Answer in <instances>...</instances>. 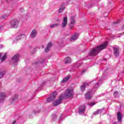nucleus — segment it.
Instances as JSON below:
<instances>
[{
  "label": "nucleus",
  "instance_id": "a878e982",
  "mask_svg": "<svg viewBox=\"0 0 124 124\" xmlns=\"http://www.w3.org/2000/svg\"><path fill=\"white\" fill-rule=\"evenodd\" d=\"M4 74H5V72H0V78H2V77H3Z\"/></svg>",
  "mask_w": 124,
  "mask_h": 124
},
{
  "label": "nucleus",
  "instance_id": "b1692460",
  "mask_svg": "<svg viewBox=\"0 0 124 124\" xmlns=\"http://www.w3.org/2000/svg\"><path fill=\"white\" fill-rule=\"evenodd\" d=\"M6 59V53H5L1 59V62H3V61H5Z\"/></svg>",
  "mask_w": 124,
  "mask_h": 124
},
{
  "label": "nucleus",
  "instance_id": "4be33fe9",
  "mask_svg": "<svg viewBox=\"0 0 124 124\" xmlns=\"http://www.w3.org/2000/svg\"><path fill=\"white\" fill-rule=\"evenodd\" d=\"M70 79V76H68L67 77L64 78L62 81V83H65V82H66L67 81H68Z\"/></svg>",
  "mask_w": 124,
  "mask_h": 124
},
{
  "label": "nucleus",
  "instance_id": "0eeeda50",
  "mask_svg": "<svg viewBox=\"0 0 124 124\" xmlns=\"http://www.w3.org/2000/svg\"><path fill=\"white\" fill-rule=\"evenodd\" d=\"M7 95L4 92H0V102H3Z\"/></svg>",
  "mask_w": 124,
  "mask_h": 124
},
{
  "label": "nucleus",
  "instance_id": "7c9ffc66",
  "mask_svg": "<svg viewBox=\"0 0 124 124\" xmlns=\"http://www.w3.org/2000/svg\"><path fill=\"white\" fill-rule=\"evenodd\" d=\"M54 118H56V115H53L52 118L54 119Z\"/></svg>",
  "mask_w": 124,
  "mask_h": 124
},
{
  "label": "nucleus",
  "instance_id": "72a5a7b5",
  "mask_svg": "<svg viewBox=\"0 0 124 124\" xmlns=\"http://www.w3.org/2000/svg\"><path fill=\"white\" fill-rule=\"evenodd\" d=\"M85 71H86V70H83L82 71V73H84V72H85Z\"/></svg>",
  "mask_w": 124,
  "mask_h": 124
},
{
  "label": "nucleus",
  "instance_id": "f8f14e48",
  "mask_svg": "<svg viewBox=\"0 0 124 124\" xmlns=\"http://www.w3.org/2000/svg\"><path fill=\"white\" fill-rule=\"evenodd\" d=\"M103 111H104V108H103L101 109H97L93 112V116H94V115H98V114H101Z\"/></svg>",
  "mask_w": 124,
  "mask_h": 124
},
{
  "label": "nucleus",
  "instance_id": "473e14b6",
  "mask_svg": "<svg viewBox=\"0 0 124 124\" xmlns=\"http://www.w3.org/2000/svg\"><path fill=\"white\" fill-rule=\"evenodd\" d=\"M16 123V121H13V124H15Z\"/></svg>",
  "mask_w": 124,
  "mask_h": 124
},
{
  "label": "nucleus",
  "instance_id": "20e7f679",
  "mask_svg": "<svg viewBox=\"0 0 124 124\" xmlns=\"http://www.w3.org/2000/svg\"><path fill=\"white\" fill-rule=\"evenodd\" d=\"M73 89L71 88H68L66 90V92L64 94V96L66 97H71L73 96Z\"/></svg>",
  "mask_w": 124,
  "mask_h": 124
},
{
  "label": "nucleus",
  "instance_id": "5701e85b",
  "mask_svg": "<svg viewBox=\"0 0 124 124\" xmlns=\"http://www.w3.org/2000/svg\"><path fill=\"white\" fill-rule=\"evenodd\" d=\"M59 26V24L58 23H55L53 24H52L50 26V28H56V27H58Z\"/></svg>",
  "mask_w": 124,
  "mask_h": 124
},
{
  "label": "nucleus",
  "instance_id": "7ed1b4c3",
  "mask_svg": "<svg viewBox=\"0 0 124 124\" xmlns=\"http://www.w3.org/2000/svg\"><path fill=\"white\" fill-rule=\"evenodd\" d=\"M19 57H20L19 54H16L12 58L11 62L15 66L17 65V63L19 61Z\"/></svg>",
  "mask_w": 124,
  "mask_h": 124
},
{
  "label": "nucleus",
  "instance_id": "6e6552de",
  "mask_svg": "<svg viewBox=\"0 0 124 124\" xmlns=\"http://www.w3.org/2000/svg\"><path fill=\"white\" fill-rule=\"evenodd\" d=\"M66 25H67V16H65L63 17L61 26L62 28H65Z\"/></svg>",
  "mask_w": 124,
  "mask_h": 124
},
{
  "label": "nucleus",
  "instance_id": "39448f33",
  "mask_svg": "<svg viewBox=\"0 0 124 124\" xmlns=\"http://www.w3.org/2000/svg\"><path fill=\"white\" fill-rule=\"evenodd\" d=\"M19 21L17 19H14L10 22V27L11 28H18Z\"/></svg>",
  "mask_w": 124,
  "mask_h": 124
},
{
  "label": "nucleus",
  "instance_id": "e433bc0d",
  "mask_svg": "<svg viewBox=\"0 0 124 124\" xmlns=\"http://www.w3.org/2000/svg\"><path fill=\"white\" fill-rule=\"evenodd\" d=\"M42 48H44V46H42Z\"/></svg>",
  "mask_w": 124,
  "mask_h": 124
},
{
  "label": "nucleus",
  "instance_id": "423d86ee",
  "mask_svg": "<svg viewBox=\"0 0 124 124\" xmlns=\"http://www.w3.org/2000/svg\"><path fill=\"white\" fill-rule=\"evenodd\" d=\"M58 93L56 92H54L52 94H51V96L46 99L47 102H51V101H53L55 98H56V95H57Z\"/></svg>",
  "mask_w": 124,
  "mask_h": 124
},
{
  "label": "nucleus",
  "instance_id": "412c9836",
  "mask_svg": "<svg viewBox=\"0 0 124 124\" xmlns=\"http://www.w3.org/2000/svg\"><path fill=\"white\" fill-rule=\"evenodd\" d=\"M74 16L71 17V27H73L74 24H75V20H74Z\"/></svg>",
  "mask_w": 124,
  "mask_h": 124
},
{
  "label": "nucleus",
  "instance_id": "9b49d317",
  "mask_svg": "<svg viewBox=\"0 0 124 124\" xmlns=\"http://www.w3.org/2000/svg\"><path fill=\"white\" fill-rule=\"evenodd\" d=\"M113 50H114L113 54L115 56V57H119V55L120 54L119 48L114 47Z\"/></svg>",
  "mask_w": 124,
  "mask_h": 124
},
{
  "label": "nucleus",
  "instance_id": "2eb2a0df",
  "mask_svg": "<svg viewBox=\"0 0 124 124\" xmlns=\"http://www.w3.org/2000/svg\"><path fill=\"white\" fill-rule=\"evenodd\" d=\"M51 47H52V43H49L47 44L46 47L45 48V52H46V53H47V52H49V51H50Z\"/></svg>",
  "mask_w": 124,
  "mask_h": 124
},
{
  "label": "nucleus",
  "instance_id": "c756f323",
  "mask_svg": "<svg viewBox=\"0 0 124 124\" xmlns=\"http://www.w3.org/2000/svg\"><path fill=\"white\" fill-rule=\"evenodd\" d=\"M119 23H120V22H119V21H116V22H113V24H119Z\"/></svg>",
  "mask_w": 124,
  "mask_h": 124
},
{
  "label": "nucleus",
  "instance_id": "f3484780",
  "mask_svg": "<svg viewBox=\"0 0 124 124\" xmlns=\"http://www.w3.org/2000/svg\"><path fill=\"white\" fill-rule=\"evenodd\" d=\"M36 34H37L36 30H34L31 31L30 34L31 37L32 38H33V37H35L36 36Z\"/></svg>",
  "mask_w": 124,
  "mask_h": 124
},
{
  "label": "nucleus",
  "instance_id": "9d476101",
  "mask_svg": "<svg viewBox=\"0 0 124 124\" xmlns=\"http://www.w3.org/2000/svg\"><path fill=\"white\" fill-rule=\"evenodd\" d=\"M62 97H59V99L53 102V106H58L62 103Z\"/></svg>",
  "mask_w": 124,
  "mask_h": 124
},
{
  "label": "nucleus",
  "instance_id": "c9c22d12",
  "mask_svg": "<svg viewBox=\"0 0 124 124\" xmlns=\"http://www.w3.org/2000/svg\"><path fill=\"white\" fill-rule=\"evenodd\" d=\"M1 29H2V26H0V31L1 30Z\"/></svg>",
  "mask_w": 124,
  "mask_h": 124
},
{
  "label": "nucleus",
  "instance_id": "f257e3e1",
  "mask_svg": "<svg viewBox=\"0 0 124 124\" xmlns=\"http://www.w3.org/2000/svg\"><path fill=\"white\" fill-rule=\"evenodd\" d=\"M108 45V42H106L100 45L99 46H98L96 48H93L89 53V56H96L101 51L106 49Z\"/></svg>",
  "mask_w": 124,
  "mask_h": 124
},
{
  "label": "nucleus",
  "instance_id": "ddd939ff",
  "mask_svg": "<svg viewBox=\"0 0 124 124\" xmlns=\"http://www.w3.org/2000/svg\"><path fill=\"white\" fill-rule=\"evenodd\" d=\"M79 36V34L75 33L72 36V38L70 39V41H74V40H76L78 38Z\"/></svg>",
  "mask_w": 124,
  "mask_h": 124
},
{
  "label": "nucleus",
  "instance_id": "bb28decb",
  "mask_svg": "<svg viewBox=\"0 0 124 124\" xmlns=\"http://www.w3.org/2000/svg\"><path fill=\"white\" fill-rule=\"evenodd\" d=\"M18 97V95L15 94L14 97L12 99L13 101L15 100Z\"/></svg>",
  "mask_w": 124,
  "mask_h": 124
},
{
  "label": "nucleus",
  "instance_id": "1a4fd4ad",
  "mask_svg": "<svg viewBox=\"0 0 124 124\" xmlns=\"http://www.w3.org/2000/svg\"><path fill=\"white\" fill-rule=\"evenodd\" d=\"M85 109H86V106L85 105L81 106L79 107L78 112L80 115H82L85 113Z\"/></svg>",
  "mask_w": 124,
  "mask_h": 124
},
{
  "label": "nucleus",
  "instance_id": "2f4dec72",
  "mask_svg": "<svg viewBox=\"0 0 124 124\" xmlns=\"http://www.w3.org/2000/svg\"><path fill=\"white\" fill-rule=\"evenodd\" d=\"M113 124H118V122H115L113 123Z\"/></svg>",
  "mask_w": 124,
  "mask_h": 124
},
{
  "label": "nucleus",
  "instance_id": "393cba45",
  "mask_svg": "<svg viewBox=\"0 0 124 124\" xmlns=\"http://www.w3.org/2000/svg\"><path fill=\"white\" fill-rule=\"evenodd\" d=\"M88 105H89V106L93 107V106L94 105H95V103L92 102L89 103Z\"/></svg>",
  "mask_w": 124,
  "mask_h": 124
},
{
  "label": "nucleus",
  "instance_id": "c85d7f7f",
  "mask_svg": "<svg viewBox=\"0 0 124 124\" xmlns=\"http://www.w3.org/2000/svg\"><path fill=\"white\" fill-rule=\"evenodd\" d=\"M6 17V16H1L0 17V19H5Z\"/></svg>",
  "mask_w": 124,
  "mask_h": 124
},
{
  "label": "nucleus",
  "instance_id": "a211bd4d",
  "mask_svg": "<svg viewBox=\"0 0 124 124\" xmlns=\"http://www.w3.org/2000/svg\"><path fill=\"white\" fill-rule=\"evenodd\" d=\"M90 84H91L90 83H84L80 87L81 90L83 92L84 91H85V89H86V87H87V86H89L90 85Z\"/></svg>",
  "mask_w": 124,
  "mask_h": 124
},
{
  "label": "nucleus",
  "instance_id": "aec40b11",
  "mask_svg": "<svg viewBox=\"0 0 124 124\" xmlns=\"http://www.w3.org/2000/svg\"><path fill=\"white\" fill-rule=\"evenodd\" d=\"M64 62L66 63H70L71 62V58L69 57H67L65 58Z\"/></svg>",
  "mask_w": 124,
  "mask_h": 124
},
{
  "label": "nucleus",
  "instance_id": "f03ea898",
  "mask_svg": "<svg viewBox=\"0 0 124 124\" xmlns=\"http://www.w3.org/2000/svg\"><path fill=\"white\" fill-rule=\"evenodd\" d=\"M101 80L100 79L98 83H96L94 87H93L92 90H89L87 92V93L85 94V97L87 99H91L92 98V96H93V94L96 90H97V88L99 87L98 84L100 83Z\"/></svg>",
  "mask_w": 124,
  "mask_h": 124
},
{
  "label": "nucleus",
  "instance_id": "4468645a",
  "mask_svg": "<svg viewBox=\"0 0 124 124\" xmlns=\"http://www.w3.org/2000/svg\"><path fill=\"white\" fill-rule=\"evenodd\" d=\"M123 119V116H122V113L121 112H118L117 114V120L118 122L120 124L122 123V120Z\"/></svg>",
  "mask_w": 124,
  "mask_h": 124
},
{
  "label": "nucleus",
  "instance_id": "f704fd0d",
  "mask_svg": "<svg viewBox=\"0 0 124 124\" xmlns=\"http://www.w3.org/2000/svg\"><path fill=\"white\" fill-rule=\"evenodd\" d=\"M122 30H124V25L122 26Z\"/></svg>",
  "mask_w": 124,
  "mask_h": 124
},
{
  "label": "nucleus",
  "instance_id": "dca6fc26",
  "mask_svg": "<svg viewBox=\"0 0 124 124\" xmlns=\"http://www.w3.org/2000/svg\"><path fill=\"white\" fill-rule=\"evenodd\" d=\"M22 37H26V35L25 34H21L18 35L17 37L16 38L15 41H14V42L15 43L16 41H17V40H20Z\"/></svg>",
  "mask_w": 124,
  "mask_h": 124
},
{
  "label": "nucleus",
  "instance_id": "6ab92c4d",
  "mask_svg": "<svg viewBox=\"0 0 124 124\" xmlns=\"http://www.w3.org/2000/svg\"><path fill=\"white\" fill-rule=\"evenodd\" d=\"M64 8H65V5H64V4L61 5L60 8L58 10L59 13H62V11L64 10Z\"/></svg>",
  "mask_w": 124,
  "mask_h": 124
},
{
  "label": "nucleus",
  "instance_id": "4c0bfd02",
  "mask_svg": "<svg viewBox=\"0 0 124 124\" xmlns=\"http://www.w3.org/2000/svg\"><path fill=\"white\" fill-rule=\"evenodd\" d=\"M97 78H95V80H97Z\"/></svg>",
  "mask_w": 124,
  "mask_h": 124
},
{
  "label": "nucleus",
  "instance_id": "cd10ccee",
  "mask_svg": "<svg viewBox=\"0 0 124 124\" xmlns=\"http://www.w3.org/2000/svg\"><path fill=\"white\" fill-rule=\"evenodd\" d=\"M118 94H119V92H118V91L115 92V93H114V96H117L118 95Z\"/></svg>",
  "mask_w": 124,
  "mask_h": 124
}]
</instances>
